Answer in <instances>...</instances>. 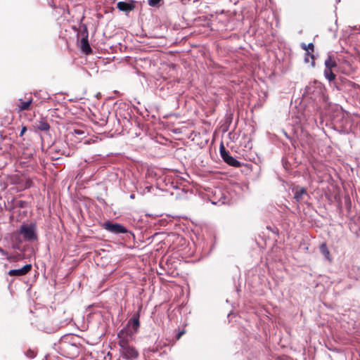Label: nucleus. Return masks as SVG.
<instances>
[{
    "label": "nucleus",
    "instance_id": "f257e3e1",
    "mask_svg": "<svg viewBox=\"0 0 360 360\" xmlns=\"http://www.w3.org/2000/svg\"><path fill=\"white\" fill-rule=\"evenodd\" d=\"M120 347V353L123 358L127 360L136 359L139 352L134 347L129 344V340L132 338V333L129 334L126 330H121L117 334Z\"/></svg>",
    "mask_w": 360,
    "mask_h": 360
},
{
    "label": "nucleus",
    "instance_id": "f03ea898",
    "mask_svg": "<svg viewBox=\"0 0 360 360\" xmlns=\"http://www.w3.org/2000/svg\"><path fill=\"white\" fill-rule=\"evenodd\" d=\"M323 92L324 87L323 84L318 81H314L306 86L303 96L316 101L317 99H321L323 97Z\"/></svg>",
    "mask_w": 360,
    "mask_h": 360
},
{
    "label": "nucleus",
    "instance_id": "7ed1b4c3",
    "mask_svg": "<svg viewBox=\"0 0 360 360\" xmlns=\"http://www.w3.org/2000/svg\"><path fill=\"white\" fill-rule=\"evenodd\" d=\"M19 234L22 235L26 241H34L37 239V226L35 224H24L19 231Z\"/></svg>",
    "mask_w": 360,
    "mask_h": 360
},
{
    "label": "nucleus",
    "instance_id": "20e7f679",
    "mask_svg": "<svg viewBox=\"0 0 360 360\" xmlns=\"http://www.w3.org/2000/svg\"><path fill=\"white\" fill-rule=\"evenodd\" d=\"M140 310L133 315L132 318L129 321L127 328L123 330H126L129 334L132 333V335L138 331V329L140 326L139 317H140Z\"/></svg>",
    "mask_w": 360,
    "mask_h": 360
},
{
    "label": "nucleus",
    "instance_id": "39448f33",
    "mask_svg": "<svg viewBox=\"0 0 360 360\" xmlns=\"http://www.w3.org/2000/svg\"><path fill=\"white\" fill-rule=\"evenodd\" d=\"M103 226L106 231L115 234L128 233L127 229L120 224H113L110 221H106L103 224Z\"/></svg>",
    "mask_w": 360,
    "mask_h": 360
},
{
    "label": "nucleus",
    "instance_id": "423d86ee",
    "mask_svg": "<svg viewBox=\"0 0 360 360\" xmlns=\"http://www.w3.org/2000/svg\"><path fill=\"white\" fill-rule=\"evenodd\" d=\"M219 151L222 159L226 163L236 167L240 166V162L236 160L233 157L229 155V152L226 150L223 143L220 146Z\"/></svg>",
    "mask_w": 360,
    "mask_h": 360
},
{
    "label": "nucleus",
    "instance_id": "0eeeda50",
    "mask_svg": "<svg viewBox=\"0 0 360 360\" xmlns=\"http://www.w3.org/2000/svg\"><path fill=\"white\" fill-rule=\"evenodd\" d=\"M292 192L294 193V199L298 203L307 201L309 198V195L305 188L295 186L292 189Z\"/></svg>",
    "mask_w": 360,
    "mask_h": 360
},
{
    "label": "nucleus",
    "instance_id": "6e6552de",
    "mask_svg": "<svg viewBox=\"0 0 360 360\" xmlns=\"http://www.w3.org/2000/svg\"><path fill=\"white\" fill-rule=\"evenodd\" d=\"M60 349L62 351V354L65 356L75 354L77 352V347L76 345L70 344L64 340L60 342Z\"/></svg>",
    "mask_w": 360,
    "mask_h": 360
},
{
    "label": "nucleus",
    "instance_id": "1a4fd4ad",
    "mask_svg": "<svg viewBox=\"0 0 360 360\" xmlns=\"http://www.w3.org/2000/svg\"><path fill=\"white\" fill-rule=\"evenodd\" d=\"M32 269L31 264H26L23 267L18 269H11L8 271L11 276H22L27 274Z\"/></svg>",
    "mask_w": 360,
    "mask_h": 360
},
{
    "label": "nucleus",
    "instance_id": "9d476101",
    "mask_svg": "<svg viewBox=\"0 0 360 360\" xmlns=\"http://www.w3.org/2000/svg\"><path fill=\"white\" fill-rule=\"evenodd\" d=\"M19 103L17 105V109L18 112L27 110L30 108V105L32 103V98L31 97L28 98L27 101H23L22 99H18Z\"/></svg>",
    "mask_w": 360,
    "mask_h": 360
},
{
    "label": "nucleus",
    "instance_id": "9b49d317",
    "mask_svg": "<svg viewBox=\"0 0 360 360\" xmlns=\"http://www.w3.org/2000/svg\"><path fill=\"white\" fill-rule=\"evenodd\" d=\"M80 49L81 50L85 53L86 54H89L91 53L92 50L89 44L88 41V35L86 34L85 37H82L80 41Z\"/></svg>",
    "mask_w": 360,
    "mask_h": 360
},
{
    "label": "nucleus",
    "instance_id": "f8f14e48",
    "mask_svg": "<svg viewBox=\"0 0 360 360\" xmlns=\"http://www.w3.org/2000/svg\"><path fill=\"white\" fill-rule=\"evenodd\" d=\"M117 7L120 11L124 12H129L134 8V6L132 4L124 1H119L117 4Z\"/></svg>",
    "mask_w": 360,
    "mask_h": 360
},
{
    "label": "nucleus",
    "instance_id": "ddd939ff",
    "mask_svg": "<svg viewBox=\"0 0 360 360\" xmlns=\"http://www.w3.org/2000/svg\"><path fill=\"white\" fill-rule=\"evenodd\" d=\"M301 47L306 51V54L307 56H310L311 59L313 60V65H314V55L313 54H311L309 53V51H311V52H314V46L312 43H309L308 45H306L304 43H302L301 44Z\"/></svg>",
    "mask_w": 360,
    "mask_h": 360
},
{
    "label": "nucleus",
    "instance_id": "4468645a",
    "mask_svg": "<svg viewBox=\"0 0 360 360\" xmlns=\"http://www.w3.org/2000/svg\"><path fill=\"white\" fill-rule=\"evenodd\" d=\"M320 251L326 259L329 261L331 260L330 251L327 247L326 243H323L320 245Z\"/></svg>",
    "mask_w": 360,
    "mask_h": 360
},
{
    "label": "nucleus",
    "instance_id": "2eb2a0df",
    "mask_svg": "<svg viewBox=\"0 0 360 360\" xmlns=\"http://www.w3.org/2000/svg\"><path fill=\"white\" fill-rule=\"evenodd\" d=\"M325 66L326 68H329L332 70V68L337 66V63L332 57V56L329 55L326 60H325Z\"/></svg>",
    "mask_w": 360,
    "mask_h": 360
},
{
    "label": "nucleus",
    "instance_id": "dca6fc26",
    "mask_svg": "<svg viewBox=\"0 0 360 360\" xmlns=\"http://www.w3.org/2000/svg\"><path fill=\"white\" fill-rule=\"evenodd\" d=\"M324 76L329 82L334 80L335 78V75L329 68H325Z\"/></svg>",
    "mask_w": 360,
    "mask_h": 360
},
{
    "label": "nucleus",
    "instance_id": "f3484780",
    "mask_svg": "<svg viewBox=\"0 0 360 360\" xmlns=\"http://www.w3.org/2000/svg\"><path fill=\"white\" fill-rule=\"evenodd\" d=\"M49 124L46 122H41L39 128L42 131H46L49 129Z\"/></svg>",
    "mask_w": 360,
    "mask_h": 360
},
{
    "label": "nucleus",
    "instance_id": "a211bd4d",
    "mask_svg": "<svg viewBox=\"0 0 360 360\" xmlns=\"http://www.w3.org/2000/svg\"><path fill=\"white\" fill-rule=\"evenodd\" d=\"M74 134L75 136H77L78 138H82V136H84L85 132L84 131H82V130H80V129H75L74 131Z\"/></svg>",
    "mask_w": 360,
    "mask_h": 360
},
{
    "label": "nucleus",
    "instance_id": "6ab92c4d",
    "mask_svg": "<svg viewBox=\"0 0 360 360\" xmlns=\"http://www.w3.org/2000/svg\"><path fill=\"white\" fill-rule=\"evenodd\" d=\"M162 0H148V4L150 6H157Z\"/></svg>",
    "mask_w": 360,
    "mask_h": 360
},
{
    "label": "nucleus",
    "instance_id": "aec40b11",
    "mask_svg": "<svg viewBox=\"0 0 360 360\" xmlns=\"http://www.w3.org/2000/svg\"><path fill=\"white\" fill-rule=\"evenodd\" d=\"M32 185V181L30 180H27L25 184V188H30Z\"/></svg>",
    "mask_w": 360,
    "mask_h": 360
},
{
    "label": "nucleus",
    "instance_id": "412c9836",
    "mask_svg": "<svg viewBox=\"0 0 360 360\" xmlns=\"http://www.w3.org/2000/svg\"><path fill=\"white\" fill-rule=\"evenodd\" d=\"M26 130H27V128L25 127H23L20 133V136H22L24 134V133L26 131Z\"/></svg>",
    "mask_w": 360,
    "mask_h": 360
},
{
    "label": "nucleus",
    "instance_id": "4be33fe9",
    "mask_svg": "<svg viewBox=\"0 0 360 360\" xmlns=\"http://www.w3.org/2000/svg\"><path fill=\"white\" fill-rule=\"evenodd\" d=\"M184 333V331H181V332H179V333L177 334V335H176V339H179Z\"/></svg>",
    "mask_w": 360,
    "mask_h": 360
},
{
    "label": "nucleus",
    "instance_id": "5701e85b",
    "mask_svg": "<svg viewBox=\"0 0 360 360\" xmlns=\"http://www.w3.org/2000/svg\"><path fill=\"white\" fill-rule=\"evenodd\" d=\"M0 252L3 255H7V253L0 248Z\"/></svg>",
    "mask_w": 360,
    "mask_h": 360
},
{
    "label": "nucleus",
    "instance_id": "b1692460",
    "mask_svg": "<svg viewBox=\"0 0 360 360\" xmlns=\"http://www.w3.org/2000/svg\"><path fill=\"white\" fill-rule=\"evenodd\" d=\"M61 153H62L63 155H66V156H69V155H70V154L69 153H65V151H64V150H63V151L61 152Z\"/></svg>",
    "mask_w": 360,
    "mask_h": 360
},
{
    "label": "nucleus",
    "instance_id": "393cba45",
    "mask_svg": "<svg viewBox=\"0 0 360 360\" xmlns=\"http://www.w3.org/2000/svg\"><path fill=\"white\" fill-rule=\"evenodd\" d=\"M221 204H224V203H225L224 200H221Z\"/></svg>",
    "mask_w": 360,
    "mask_h": 360
},
{
    "label": "nucleus",
    "instance_id": "a878e982",
    "mask_svg": "<svg viewBox=\"0 0 360 360\" xmlns=\"http://www.w3.org/2000/svg\"><path fill=\"white\" fill-rule=\"evenodd\" d=\"M134 195H131V198H134Z\"/></svg>",
    "mask_w": 360,
    "mask_h": 360
}]
</instances>
